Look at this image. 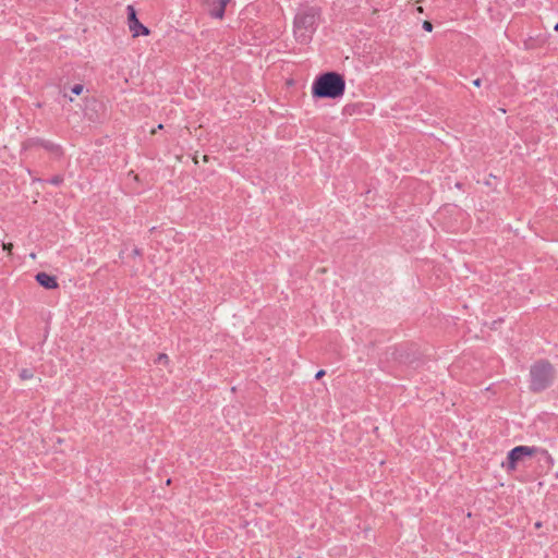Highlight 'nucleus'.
Wrapping results in <instances>:
<instances>
[{
	"label": "nucleus",
	"instance_id": "obj_1",
	"mask_svg": "<svg viewBox=\"0 0 558 558\" xmlns=\"http://www.w3.org/2000/svg\"><path fill=\"white\" fill-rule=\"evenodd\" d=\"M344 89V77L337 72H327L315 80L312 94L318 98L337 99L343 95Z\"/></svg>",
	"mask_w": 558,
	"mask_h": 558
},
{
	"label": "nucleus",
	"instance_id": "obj_2",
	"mask_svg": "<svg viewBox=\"0 0 558 558\" xmlns=\"http://www.w3.org/2000/svg\"><path fill=\"white\" fill-rule=\"evenodd\" d=\"M555 368L548 361H537L530 368V390L541 392L551 386Z\"/></svg>",
	"mask_w": 558,
	"mask_h": 558
},
{
	"label": "nucleus",
	"instance_id": "obj_3",
	"mask_svg": "<svg viewBox=\"0 0 558 558\" xmlns=\"http://www.w3.org/2000/svg\"><path fill=\"white\" fill-rule=\"evenodd\" d=\"M318 11L315 8L300 10L293 21V35L300 43H306L315 29Z\"/></svg>",
	"mask_w": 558,
	"mask_h": 558
},
{
	"label": "nucleus",
	"instance_id": "obj_4",
	"mask_svg": "<svg viewBox=\"0 0 558 558\" xmlns=\"http://www.w3.org/2000/svg\"><path fill=\"white\" fill-rule=\"evenodd\" d=\"M126 11H128V26H129V29H130L132 36L134 38L138 37V36H148L150 32L145 25H143L138 21L134 7L128 5Z\"/></svg>",
	"mask_w": 558,
	"mask_h": 558
},
{
	"label": "nucleus",
	"instance_id": "obj_5",
	"mask_svg": "<svg viewBox=\"0 0 558 558\" xmlns=\"http://www.w3.org/2000/svg\"><path fill=\"white\" fill-rule=\"evenodd\" d=\"M537 452V448L527 446H518L508 453V469L514 470L515 464L523 458Z\"/></svg>",
	"mask_w": 558,
	"mask_h": 558
},
{
	"label": "nucleus",
	"instance_id": "obj_6",
	"mask_svg": "<svg viewBox=\"0 0 558 558\" xmlns=\"http://www.w3.org/2000/svg\"><path fill=\"white\" fill-rule=\"evenodd\" d=\"M208 9L209 14L216 19H222L225 9L231 0H201Z\"/></svg>",
	"mask_w": 558,
	"mask_h": 558
},
{
	"label": "nucleus",
	"instance_id": "obj_7",
	"mask_svg": "<svg viewBox=\"0 0 558 558\" xmlns=\"http://www.w3.org/2000/svg\"><path fill=\"white\" fill-rule=\"evenodd\" d=\"M36 281L46 289L58 288V282H57L56 277L50 276L46 272H38L36 275Z\"/></svg>",
	"mask_w": 558,
	"mask_h": 558
},
{
	"label": "nucleus",
	"instance_id": "obj_8",
	"mask_svg": "<svg viewBox=\"0 0 558 558\" xmlns=\"http://www.w3.org/2000/svg\"><path fill=\"white\" fill-rule=\"evenodd\" d=\"M84 90H85V87L82 84H76L71 88V93L74 95H81L84 93Z\"/></svg>",
	"mask_w": 558,
	"mask_h": 558
},
{
	"label": "nucleus",
	"instance_id": "obj_9",
	"mask_svg": "<svg viewBox=\"0 0 558 558\" xmlns=\"http://www.w3.org/2000/svg\"><path fill=\"white\" fill-rule=\"evenodd\" d=\"M33 376H34V374L29 369H22L20 373V377L23 380L31 379V378H33Z\"/></svg>",
	"mask_w": 558,
	"mask_h": 558
},
{
	"label": "nucleus",
	"instance_id": "obj_10",
	"mask_svg": "<svg viewBox=\"0 0 558 558\" xmlns=\"http://www.w3.org/2000/svg\"><path fill=\"white\" fill-rule=\"evenodd\" d=\"M157 363L167 365L169 363V357L167 354L161 353L158 355Z\"/></svg>",
	"mask_w": 558,
	"mask_h": 558
},
{
	"label": "nucleus",
	"instance_id": "obj_11",
	"mask_svg": "<svg viewBox=\"0 0 558 558\" xmlns=\"http://www.w3.org/2000/svg\"><path fill=\"white\" fill-rule=\"evenodd\" d=\"M422 26L426 32L433 31V24L429 21H424Z\"/></svg>",
	"mask_w": 558,
	"mask_h": 558
},
{
	"label": "nucleus",
	"instance_id": "obj_12",
	"mask_svg": "<svg viewBox=\"0 0 558 558\" xmlns=\"http://www.w3.org/2000/svg\"><path fill=\"white\" fill-rule=\"evenodd\" d=\"M12 247H13V244H12V243H3V244H2V248H3L4 251H8L9 253H11Z\"/></svg>",
	"mask_w": 558,
	"mask_h": 558
},
{
	"label": "nucleus",
	"instance_id": "obj_13",
	"mask_svg": "<svg viewBox=\"0 0 558 558\" xmlns=\"http://www.w3.org/2000/svg\"><path fill=\"white\" fill-rule=\"evenodd\" d=\"M324 375H325V371L320 369V371H318V372L316 373L315 377H316V379H319V378H322Z\"/></svg>",
	"mask_w": 558,
	"mask_h": 558
},
{
	"label": "nucleus",
	"instance_id": "obj_14",
	"mask_svg": "<svg viewBox=\"0 0 558 558\" xmlns=\"http://www.w3.org/2000/svg\"><path fill=\"white\" fill-rule=\"evenodd\" d=\"M481 84H482L481 78H476V80H474V81H473V85H474L475 87H480V86H481Z\"/></svg>",
	"mask_w": 558,
	"mask_h": 558
},
{
	"label": "nucleus",
	"instance_id": "obj_15",
	"mask_svg": "<svg viewBox=\"0 0 558 558\" xmlns=\"http://www.w3.org/2000/svg\"><path fill=\"white\" fill-rule=\"evenodd\" d=\"M61 182V179L59 177H56L51 180L52 184H59Z\"/></svg>",
	"mask_w": 558,
	"mask_h": 558
},
{
	"label": "nucleus",
	"instance_id": "obj_16",
	"mask_svg": "<svg viewBox=\"0 0 558 558\" xmlns=\"http://www.w3.org/2000/svg\"><path fill=\"white\" fill-rule=\"evenodd\" d=\"M547 454V460L550 464L554 463V459L547 453V451H544Z\"/></svg>",
	"mask_w": 558,
	"mask_h": 558
},
{
	"label": "nucleus",
	"instance_id": "obj_17",
	"mask_svg": "<svg viewBox=\"0 0 558 558\" xmlns=\"http://www.w3.org/2000/svg\"><path fill=\"white\" fill-rule=\"evenodd\" d=\"M193 161L194 163H198V157L196 155L193 157Z\"/></svg>",
	"mask_w": 558,
	"mask_h": 558
},
{
	"label": "nucleus",
	"instance_id": "obj_18",
	"mask_svg": "<svg viewBox=\"0 0 558 558\" xmlns=\"http://www.w3.org/2000/svg\"><path fill=\"white\" fill-rule=\"evenodd\" d=\"M541 526H542V522H536V523H535V527H536V529H539Z\"/></svg>",
	"mask_w": 558,
	"mask_h": 558
},
{
	"label": "nucleus",
	"instance_id": "obj_19",
	"mask_svg": "<svg viewBox=\"0 0 558 558\" xmlns=\"http://www.w3.org/2000/svg\"><path fill=\"white\" fill-rule=\"evenodd\" d=\"M416 11H417L418 13H423V8H422V7H417Z\"/></svg>",
	"mask_w": 558,
	"mask_h": 558
},
{
	"label": "nucleus",
	"instance_id": "obj_20",
	"mask_svg": "<svg viewBox=\"0 0 558 558\" xmlns=\"http://www.w3.org/2000/svg\"><path fill=\"white\" fill-rule=\"evenodd\" d=\"M203 161L207 162L208 161V156L207 155H204L203 156Z\"/></svg>",
	"mask_w": 558,
	"mask_h": 558
},
{
	"label": "nucleus",
	"instance_id": "obj_21",
	"mask_svg": "<svg viewBox=\"0 0 558 558\" xmlns=\"http://www.w3.org/2000/svg\"><path fill=\"white\" fill-rule=\"evenodd\" d=\"M162 128H163V126H162V124H159V125L157 126V130H160V129H162Z\"/></svg>",
	"mask_w": 558,
	"mask_h": 558
},
{
	"label": "nucleus",
	"instance_id": "obj_22",
	"mask_svg": "<svg viewBox=\"0 0 558 558\" xmlns=\"http://www.w3.org/2000/svg\"><path fill=\"white\" fill-rule=\"evenodd\" d=\"M134 254L138 255L140 251L138 250H134Z\"/></svg>",
	"mask_w": 558,
	"mask_h": 558
},
{
	"label": "nucleus",
	"instance_id": "obj_23",
	"mask_svg": "<svg viewBox=\"0 0 558 558\" xmlns=\"http://www.w3.org/2000/svg\"><path fill=\"white\" fill-rule=\"evenodd\" d=\"M555 31H558V23L555 25Z\"/></svg>",
	"mask_w": 558,
	"mask_h": 558
}]
</instances>
